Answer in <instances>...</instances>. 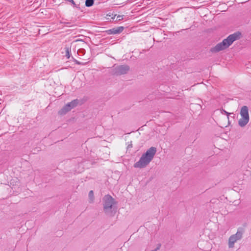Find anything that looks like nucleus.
Instances as JSON below:
<instances>
[{"mask_svg":"<svg viewBox=\"0 0 251 251\" xmlns=\"http://www.w3.org/2000/svg\"><path fill=\"white\" fill-rule=\"evenodd\" d=\"M240 36L241 33L239 32L231 34L222 42L217 44L214 47L211 48L210 51L215 53L223 50L228 48L233 42L240 39Z\"/></svg>","mask_w":251,"mask_h":251,"instance_id":"obj_1","label":"nucleus"},{"mask_svg":"<svg viewBox=\"0 0 251 251\" xmlns=\"http://www.w3.org/2000/svg\"><path fill=\"white\" fill-rule=\"evenodd\" d=\"M156 152V148L151 147L146 152L142 154L139 160L134 164L136 168H143L146 167L152 160Z\"/></svg>","mask_w":251,"mask_h":251,"instance_id":"obj_2","label":"nucleus"},{"mask_svg":"<svg viewBox=\"0 0 251 251\" xmlns=\"http://www.w3.org/2000/svg\"><path fill=\"white\" fill-rule=\"evenodd\" d=\"M103 210L106 215L113 216L117 211V202L109 195H106L102 199Z\"/></svg>","mask_w":251,"mask_h":251,"instance_id":"obj_3","label":"nucleus"},{"mask_svg":"<svg viewBox=\"0 0 251 251\" xmlns=\"http://www.w3.org/2000/svg\"><path fill=\"white\" fill-rule=\"evenodd\" d=\"M241 118L239 120V126H246L249 121V109L247 106L242 107L240 112Z\"/></svg>","mask_w":251,"mask_h":251,"instance_id":"obj_4","label":"nucleus"},{"mask_svg":"<svg viewBox=\"0 0 251 251\" xmlns=\"http://www.w3.org/2000/svg\"><path fill=\"white\" fill-rule=\"evenodd\" d=\"M244 232V230L243 228H239L238 229L236 234H233L229 237L228 239L229 248H233L235 243L242 238Z\"/></svg>","mask_w":251,"mask_h":251,"instance_id":"obj_5","label":"nucleus"},{"mask_svg":"<svg viewBox=\"0 0 251 251\" xmlns=\"http://www.w3.org/2000/svg\"><path fill=\"white\" fill-rule=\"evenodd\" d=\"M78 103L77 100H75L66 104L61 109H60L58 113L60 115H64L71 109L76 107Z\"/></svg>","mask_w":251,"mask_h":251,"instance_id":"obj_6","label":"nucleus"},{"mask_svg":"<svg viewBox=\"0 0 251 251\" xmlns=\"http://www.w3.org/2000/svg\"><path fill=\"white\" fill-rule=\"evenodd\" d=\"M129 68L127 65H123L118 67L116 69V73L118 75L126 74L129 70Z\"/></svg>","mask_w":251,"mask_h":251,"instance_id":"obj_7","label":"nucleus"},{"mask_svg":"<svg viewBox=\"0 0 251 251\" xmlns=\"http://www.w3.org/2000/svg\"><path fill=\"white\" fill-rule=\"evenodd\" d=\"M124 30L123 26H119L116 28H113L109 30V32L111 34H116L122 32Z\"/></svg>","mask_w":251,"mask_h":251,"instance_id":"obj_8","label":"nucleus"},{"mask_svg":"<svg viewBox=\"0 0 251 251\" xmlns=\"http://www.w3.org/2000/svg\"><path fill=\"white\" fill-rule=\"evenodd\" d=\"M222 114H226L228 119V125H230L231 124V122L229 120V116H230L231 118H234L235 114L233 113H228L225 111L224 109H222L221 110Z\"/></svg>","mask_w":251,"mask_h":251,"instance_id":"obj_9","label":"nucleus"},{"mask_svg":"<svg viewBox=\"0 0 251 251\" xmlns=\"http://www.w3.org/2000/svg\"><path fill=\"white\" fill-rule=\"evenodd\" d=\"M88 196H89V198L90 199V201H89L90 203H93L94 202V195L93 191L91 190L89 192Z\"/></svg>","mask_w":251,"mask_h":251,"instance_id":"obj_10","label":"nucleus"},{"mask_svg":"<svg viewBox=\"0 0 251 251\" xmlns=\"http://www.w3.org/2000/svg\"><path fill=\"white\" fill-rule=\"evenodd\" d=\"M65 56L68 59L71 56V49L69 47L65 48Z\"/></svg>","mask_w":251,"mask_h":251,"instance_id":"obj_11","label":"nucleus"},{"mask_svg":"<svg viewBox=\"0 0 251 251\" xmlns=\"http://www.w3.org/2000/svg\"><path fill=\"white\" fill-rule=\"evenodd\" d=\"M94 4V0H86L85 5L87 7L92 6Z\"/></svg>","mask_w":251,"mask_h":251,"instance_id":"obj_12","label":"nucleus"},{"mask_svg":"<svg viewBox=\"0 0 251 251\" xmlns=\"http://www.w3.org/2000/svg\"><path fill=\"white\" fill-rule=\"evenodd\" d=\"M74 62H75V64H77V65H85L87 63H81L76 59H75Z\"/></svg>","mask_w":251,"mask_h":251,"instance_id":"obj_13","label":"nucleus"},{"mask_svg":"<svg viewBox=\"0 0 251 251\" xmlns=\"http://www.w3.org/2000/svg\"><path fill=\"white\" fill-rule=\"evenodd\" d=\"M161 246V244H158L157 245L156 248H155L154 250H152L151 251H157L158 250H159L160 249Z\"/></svg>","mask_w":251,"mask_h":251,"instance_id":"obj_14","label":"nucleus"},{"mask_svg":"<svg viewBox=\"0 0 251 251\" xmlns=\"http://www.w3.org/2000/svg\"><path fill=\"white\" fill-rule=\"evenodd\" d=\"M123 16H122V15H118V16H117V20L120 21V20H123Z\"/></svg>","mask_w":251,"mask_h":251,"instance_id":"obj_15","label":"nucleus"},{"mask_svg":"<svg viewBox=\"0 0 251 251\" xmlns=\"http://www.w3.org/2000/svg\"><path fill=\"white\" fill-rule=\"evenodd\" d=\"M66 1H69L70 2L72 3V4L74 5V6H75V1H74V0H66Z\"/></svg>","mask_w":251,"mask_h":251,"instance_id":"obj_16","label":"nucleus"},{"mask_svg":"<svg viewBox=\"0 0 251 251\" xmlns=\"http://www.w3.org/2000/svg\"><path fill=\"white\" fill-rule=\"evenodd\" d=\"M132 144H130V145H129L128 146H127V148H132Z\"/></svg>","mask_w":251,"mask_h":251,"instance_id":"obj_17","label":"nucleus"}]
</instances>
